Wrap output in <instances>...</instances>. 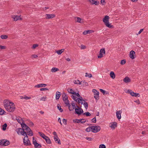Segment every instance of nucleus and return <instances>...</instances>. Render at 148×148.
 Returning <instances> with one entry per match:
<instances>
[{"instance_id": "nucleus-1", "label": "nucleus", "mask_w": 148, "mask_h": 148, "mask_svg": "<svg viewBox=\"0 0 148 148\" xmlns=\"http://www.w3.org/2000/svg\"><path fill=\"white\" fill-rule=\"evenodd\" d=\"M109 16L107 15L105 16L103 19V21L104 23L106 26L109 28H113V26L109 23Z\"/></svg>"}, {"instance_id": "nucleus-2", "label": "nucleus", "mask_w": 148, "mask_h": 148, "mask_svg": "<svg viewBox=\"0 0 148 148\" xmlns=\"http://www.w3.org/2000/svg\"><path fill=\"white\" fill-rule=\"evenodd\" d=\"M91 132L94 133H96L99 131L101 129V127L99 126H91Z\"/></svg>"}, {"instance_id": "nucleus-3", "label": "nucleus", "mask_w": 148, "mask_h": 148, "mask_svg": "<svg viewBox=\"0 0 148 148\" xmlns=\"http://www.w3.org/2000/svg\"><path fill=\"white\" fill-rule=\"evenodd\" d=\"M32 144L34 145L35 148H40L42 147L41 145L37 142L34 137H33Z\"/></svg>"}, {"instance_id": "nucleus-4", "label": "nucleus", "mask_w": 148, "mask_h": 148, "mask_svg": "<svg viewBox=\"0 0 148 148\" xmlns=\"http://www.w3.org/2000/svg\"><path fill=\"white\" fill-rule=\"evenodd\" d=\"M74 109L75 110V114H77L78 116L80 115L84 112V111L81 108V107H80L79 108H75Z\"/></svg>"}, {"instance_id": "nucleus-5", "label": "nucleus", "mask_w": 148, "mask_h": 148, "mask_svg": "<svg viewBox=\"0 0 148 148\" xmlns=\"http://www.w3.org/2000/svg\"><path fill=\"white\" fill-rule=\"evenodd\" d=\"M15 109V105L13 103H12V104L10 106L8 107V109H6L9 112H13L14 111Z\"/></svg>"}, {"instance_id": "nucleus-6", "label": "nucleus", "mask_w": 148, "mask_h": 148, "mask_svg": "<svg viewBox=\"0 0 148 148\" xmlns=\"http://www.w3.org/2000/svg\"><path fill=\"white\" fill-rule=\"evenodd\" d=\"M92 91L94 93V98L96 101L98 100L99 99V92L95 89H93Z\"/></svg>"}, {"instance_id": "nucleus-7", "label": "nucleus", "mask_w": 148, "mask_h": 148, "mask_svg": "<svg viewBox=\"0 0 148 148\" xmlns=\"http://www.w3.org/2000/svg\"><path fill=\"white\" fill-rule=\"evenodd\" d=\"M10 144V142L7 140L3 139L0 141V145L2 146H7Z\"/></svg>"}, {"instance_id": "nucleus-8", "label": "nucleus", "mask_w": 148, "mask_h": 148, "mask_svg": "<svg viewBox=\"0 0 148 148\" xmlns=\"http://www.w3.org/2000/svg\"><path fill=\"white\" fill-rule=\"evenodd\" d=\"M25 130L23 128H18L16 129V131L18 134H19V133H20L21 134L24 136H25V134H26V132L25 131Z\"/></svg>"}, {"instance_id": "nucleus-9", "label": "nucleus", "mask_w": 148, "mask_h": 148, "mask_svg": "<svg viewBox=\"0 0 148 148\" xmlns=\"http://www.w3.org/2000/svg\"><path fill=\"white\" fill-rule=\"evenodd\" d=\"M23 143L24 145L26 146H29L32 145L29 140V138H27V140L25 139V137L23 138Z\"/></svg>"}, {"instance_id": "nucleus-10", "label": "nucleus", "mask_w": 148, "mask_h": 148, "mask_svg": "<svg viewBox=\"0 0 148 148\" xmlns=\"http://www.w3.org/2000/svg\"><path fill=\"white\" fill-rule=\"evenodd\" d=\"M62 97L63 100L64 101V103H66L67 102H69V100H68V98L66 94L64 92L62 93Z\"/></svg>"}, {"instance_id": "nucleus-11", "label": "nucleus", "mask_w": 148, "mask_h": 148, "mask_svg": "<svg viewBox=\"0 0 148 148\" xmlns=\"http://www.w3.org/2000/svg\"><path fill=\"white\" fill-rule=\"evenodd\" d=\"M130 57L132 60L134 59L136 57L135 52L133 50L131 51L130 53Z\"/></svg>"}, {"instance_id": "nucleus-12", "label": "nucleus", "mask_w": 148, "mask_h": 148, "mask_svg": "<svg viewBox=\"0 0 148 148\" xmlns=\"http://www.w3.org/2000/svg\"><path fill=\"white\" fill-rule=\"evenodd\" d=\"M45 16L46 19L52 18L55 17V15L54 14H46Z\"/></svg>"}, {"instance_id": "nucleus-13", "label": "nucleus", "mask_w": 148, "mask_h": 148, "mask_svg": "<svg viewBox=\"0 0 148 148\" xmlns=\"http://www.w3.org/2000/svg\"><path fill=\"white\" fill-rule=\"evenodd\" d=\"M122 112L121 110H119L117 111L116 113V117L119 121L121 119V114Z\"/></svg>"}, {"instance_id": "nucleus-14", "label": "nucleus", "mask_w": 148, "mask_h": 148, "mask_svg": "<svg viewBox=\"0 0 148 148\" xmlns=\"http://www.w3.org/2000/svg\"><path fill=\"white\" fill-rule=\"evenodd\" d=\"M21 16V15L20 16H14L12 18H13L14 20L15 21H16L18 20H22V18L20 17Z\"/></svg>"}, {"instance_id": "nucleus-15", "label": "nucleus", "mask_w": 148, "mask_h": 148, "mask_svg": "<svg viewBox=\"0 0 148 148\" xmlns=\"http://www.w3.org/2000/svg\"><path fill=\"white\" fill-rule=\"evenodd\" d=\"M77 103L78 104H79L81 103V104L82 105L83 104V101H84V100L83 99L82 97L80 96V97H79V98L77 97Z\"/></svg>"}, {"instance_id": "nucleus-16", "label": "nucleus", "mask_w": 148, "mask_h": 148, "mask_svg": "<svg viewBox=\"0 0 148 148\" xmlns=\"http://www.w3.org/2000/svg\"><path fill=\"white\" fill-rule=\"evenodd\" d=\"M117 127V123L115 122H114L112 123L111 126H110L112 129H114L115 128Z\"/></svg>"}, {"instance_id": "nucleus-17", "label": "nucleus", "mask_w": 148, "mask_h": 148, "mask_svg": "<svg viewBox=\"0 0 148 148\" xmlns=\"http://www.w3.org/2000/svg\"><path fill=\"white\" fill-rule=\"evenodd\" d=\"M61 95L60 92L58 91H57L56 94V100L59 99Z\"/></svg>"}, {"instance_id": "nucleus-18", "label": "nucleus", "mask_w": 148, "mask_h": 148, "mask_svg": "<svg viewBox=\"0 0 148 148\" xmlns=\"http://www.w3.org/2000/svg\"><path fill=\"white\" fill-rule=\"evenodd\" d=\"M130 95L132 96H134L135 97H140V95L139 93L134 92L132 91L130 92Z\"/></svg>"}, {"instance_id": "nucleus-19", "label": "nucleus", "mask_w": 148, "mask_h": 148, "mask_svg": "<svg viewBox=\"0 0 148 148\" xmlns=\"http://www.w3.org/2000/svg\"><path fill=\"white\" fill-rule=\"evenodd\" d=\"M47 86V84H38L35 86V87L40 88L45 87Z\"/></svg>"}, {"instance_id": "nucleus-20", "label": "nucleus", "mask_w": 148, "mask_h": 148, "mask_svg": "<svg viewBox=\"0 0 148 148\" xmlns=\"http://www.w3.org/2000/svg\"><path fill=\"white\" fill-rule=\"evenodd\" d=\"M22 122H19V123L21 125V127L22 128H26L28 126L24 123V121L23 120H22Z\"/></svg>"}, {"instance_id": "nucleus-21", "label": "nucleus", "mask_w": 148, "mask_h": 148, "mask_svg": "<svg viewBox=\"0 0 148 148\" xmlns=\"http://www.w3.org/2000/svg\"><path fill=\"white\" fill-rule=\"evenodd\" d=\"M82 120H84V119H75L73 120V122L75 123H81V121Z\"/></svg>"}, {"instance_id": "nucleus-22", "label": "nucleus", "mask_w": 148, "mask_h": 148, "mask_svg": "<svg viewBox=\"0 0 148 148\" xmlns=\"http://www.w3.org/2000/svg\"><path fill=\"white\" fill-rule=\"evenodd\" d=\"M123 81L125 83H127L131 82V79L128 77L127 76L123 79Z\"/></svg>"}, {"instance_id": "nucleus-23", "label": "nucleus", "mask_w": 148, "mask_h": 148, "mask_svg": "<svg viewBox=\"0 0 148 148\" xmlns=\"http://www.w3.org/2000/svg\"><path fill=\"white\" fill-rule=\"evenodd\" d=\"M46 137L47 138H44L43 139H44L45 140L47 143L48 144L51 143V141L49 137L48 136H46Z\"/></svg>"}, {"instance_id": "nucleus-24", "label": "nucleus", "mask_w": 148, "mask_h": 148, "mask_svg": "<svg viewBox=\"0 0 148 148\" xmlns=\"http://www.w3.org/2000/svg\"><path fill=\"white\" fill-rule=\"evenodd\" d=\"M54 139L56 143H58V144L60 145L61 144L60 141V140L59 139L58 136V137H54Z\"/></svg>"}, {"instance_id": "nucleus-25", "label": "nucleus", "mask_w": 148, "mask_h": 148, "mask_svg": "<svg viewBox=\"0 0 148 148\" xmlns=\"http://www.w3.org/2000/svg\"><path fill=\"white\" fill-rule=\"evenodd\" d=\"M75 19L76 20L75 21L76 22H78L79 23H82L83 22V21H81L82 20V19H81V18H80L78 17H75Z\"/></svg>"}, {"instance_id": "nucleus-26", "label": "nucleus", "mask_w": 148, "mask_h": 148, "mask_svg": "<svg viewBox=\"0 0 148 148\" xmlns=\"http://www.w3.org/2000/svg\"><path fill=\"white\" fill-rule=\"evenodd\" d=\"M92 32V30H85L83 32V34L84 35H86L88 34H90Z\"/></svg>"}, {"instance_id": "nucleus-27", "label": "nucleus", "mask_w": 148, "mask_h": 148, "mask_svg": "<svg viewBox=\"0 0 148 148\" xmlns=\"http://www.w3.org/2000/svg\"><path fill=\"white\" fill-rule=\"evenodd\" d=\"M110 76L111 78L113 79L115 78V75L113 71H111L110 73Z\"/></svg>"}, {"instance_id": "nucleus-28", "label": "nucleus", "mask_w": 148, "mask_h": 148, "mask_svg": "<svg viewBox=\"0 0 148 148\" xmlns=\"http://www.w3.org/2000/svg\"><path fill=\"white\" fill-rule=\"evenodd\" d=\"M69 102H67L66 103H65V104H66V106L68 107V108L70 111H73V109H71L70 107L71 105L70 103H69Z\"/></svg>"}, {"instance_id": "nucleus-29", "label": "nucleus", "mask_w": 148, "mask_h": 148, "mask_svg": "<svg viewBox=\"0 0 148 148\" xmlns=\"http://www.w3.org/2000/svg\"><path fill=\"white\" fill-rule=\"evenodd\" d=\"M7 126V123H5L2 126V129L3 131H5L6 130V127Z\"/></svg>"}, {"instance_id": "nucleus-30", "label": "nucleus", "mask_w": 148, "mask_h": 148, "mask_svg": "<svg viewBox=\"0 0 148 148\" xmlns=\"http://www.w3.org/2000/svg\"><path fill=\"white\" fill-rule=\"evenodd\" d=\"M38 133L40 136L43 138H47L46 137V136H45L43 133L41 132H38Z\"/></svg>"}, {"instance_id": "nucleus-31", "label": "nucleus", "mask_w": 148, "mask_h": 148, "mask_svg": "<svg viewBox=\"0 0 148 148\" xmlns=\"http://www.w3.org/2000/svg\"><path fill=\"white\" fill-rule=\"evenodd\" d=\"M64 49H62L61 50H58V51H56V53L58 54V55H60L61 54V53L64 52Z\"/></svg>"}, {"instance_id": "nucleus-32", "label": "nucleus", "mask_w": 148, "mask_h": 148, "mask_svg": "<svg viewBox=\"0 0 148 148\" xmlns=\"http://www.w3.org/2000/svg\"><path fill=\"white\" fill-rule=\"evenodd\" d=\"M67 91L69 93L73 95V93L75 92L72 89L70 88H68L67 89Z\"/></svg>"}, {"instance_id": "nucleus-33", "label": "nucleus", "mask_w": 148, "mask_h": 148, "mask_svg": "<svg viewBox=\"0 0 148 148\" xmlns=\"http://www.w3.org/2000/svg\"><path fill=\"white\" fill-rule=\"evenodd\" d=\"M59 70V69H58L55 67H53L51 69V71L52 72H54L57 71H58Z\"/></svg>"}, {"instance_id": "nucleus-34", "label": "nucleus", "mask_w": 148, "mask_h": 148, "mask_svg": "<svg viewBox=\"0 0 148 148\" xmlns=\"http://www.w3.org/2000/svg\"><path fill=\"white\" fill-rule=\"evenodd\" d=\"M105 52L106 51L105 48H102L100 49L99 53L101 54H103L104 55H105Z\"/></svg>"}, {"instance_id": "nucleus-35", "label": "nucleus", "mask_w": 148, "mask_h": 148, "mask_svg": "<svg viewBox=\"0 0 148 148\" xmlns=\"http://www.w3.org/2000/svg\"><path fill=\"white\" fill-rule=\"evenodd\" d=\"M100 91L103 94V95H104L105 94H108V92H106L105 90L102 89H100Z\"/></svg>"}, {"instance_id": "nucleus-36", "label": "nucleus", "mask_w": 148, "mask_h": 148, "mask_svg": "<svg viewBox=\"0 0 148 148\" xmlns=\"http://www.w3.org/2000/svg\"><path fill=\"white\" fill-rule=\"evenodd\" d=\"M25 130L27 132V133L30 132H32L31 129L28 126L25 128Z\"/></svg>"}, {"instance_id": "nucleus-37", "label": "nucleus", "mask_w": 148, "mask_h": 148, "mask_svg": "<svg viewBox=\"0 0 148 148\" xmlns=\"http://www.w3.org/2000/svg\"><path fill=\"white\" fill-rule=\"evenodd\" d=\"M57 108L60 112H62L63 111V109L61 108V107L59 104L57 105Z\"/></svg>"}, {"instance_id": "nucleus-38", "label": "nucleus", "mask_w": 148, "mask_h": 148, "mask_svg": "<svg viewBox=\"0 0 148 148\" xmlns=\"http://www.w3.org/2000/svg\"><path fill=\"white\" fill-rule=\"evenodd\" d=\"M71 97L75 101L77 102V97L75 96L72 95L71 96Z\"/></svg>"}, {"instance_id": "nucleus-39", "label": "nucleus", "mask_w": 148, "mask_h": 148, "mask_svg": "<svg viewBox=\"0 0 148 148\" xmlns=\"http://www.w3.org/2000/svg\"><path fill=\"white\" fill-rule=\"evenodd\" d=\"M83 115H85L86 116H91V114L88 112H85L84 113H83Z\"/></svg>"}, {"instance_id": "nucleus-40", "label": "nucleus", "mask_w": 148, "mask_h": 148, "mask_svg": "<svg viewBox=\"0 0 148 148\" xmlns=\"http://www.w3.org/2000/svg\"><path fill=\"white\" fill-rule=\"evenodd\" d=\"M11 104H10V103L8 104H4V108H5V109H8V107H9L10 106Z\"/></svg>"}, {"instance_id": "nucleus-41", "label": "nucleus", "mask_w": 148, "mask_h": 148, "mask_svg": "<svg viewBox=\"0 0 148 148\" xmlns=\"http://www.w3.org/2000/svg\"><path fill=\"white\" fill-rule=\"evenodd\" d=\"M5 111L0 108V115H3L5 113Z\"/></svg>"}, {"instance_id": "nucleus-42", "label": "nucleus", "mask_w": 148, "mask_h": 148, "mask_svg": "<svg viewBox=\"0 0 148 148\" xmlns=\"http://www.w3.org/2000/svg\"><path fill=\"white\" fill-rule=\"evenodd\" d=\"M74 83L75 84H82L81 82H80L79 80H75L74 81Z\"/></svg>"}, {"instance_id": "nucleus-43", "label": "nucleus", "mask_w": 148, "mask_h": 148, "mask_svg": "<svg viewBox=\"0 0 148 148\" xmlns=\"http://www.w3.org/2000/svg\"><path fill=\"white\" fill-rule=\"evenodd\" d=\"M0 37L2 39H6L8 38V36L6 35H3L1 36Z\"/></svg>"}, {"instance_id": "nucleus-44", "label": "nucleus", "mask_w": 148, "mask_h": 148, "mask_svg": "<svg viewBox=\"0 0 148 148\" xmlns=\"http://www.w3.org/2000/svg\"><path fill=\"white\" fill-rule=\"evenodd\" d=\"M12 102L10 101L9 100L5 99L4 101V104H8L10 103V104H12Z\"/></svg>"}, {"instance_id": "nucleus-45", "label": "nucleus", "mask_w": 148, "mask_h": 148, "mask_svg": "<svg viewBox=\"0 0 148 148\" xmlns=\"http://www.w3.org/2000/svg\"><path fill=\"white\" fill-rule=\"evenodd\" d=\"M84 101V103H83V105H84V106L86 109H87L88 108V103L87 102L85 101Z\"/></svg>"}, {"instance_id": "nucleus-46", "label": "nucleus", "mask_w": 148, "mask_h": 148, "mask_svg": "<svg viewBox=\"0 0 148 148\" xmlns=\"http://www.w3.org/2000/svg\"><path fill=\"white\" fill-rule=\"evenodd\" d=\"M91 126H90L86 129L85 131L87 132H90L92 130Z\"/></svg>"}, {"instance_id": "nucleus-47", "label": "nucleus", "mask_w": 148, "mask_h": 148, "mask_svg": "<svg viewBox=\"0 0 148 148\" xmlns=\"http://www.w3.org/2000/svg\"><path fill=\"white\" fill-rule=\"evenodd\" d=\"M75 102L74 101H72L71 103V105L73 107V110L75 108Z\"/></svg>"}, {"instance_id": "nucleus-48", "label": "nucleus", "mask_w": 148, "mask_h": 148, "mask_svg": "<svg viewBox=\"0 0 148 148\" xmlns=\"http://www.w3.org/2000/svg\"><path fill=\"white\" fill-rule=\"evenodd\" d=\"M82 84V86H88V84L87 82H86L85 81H84L83 82Z\"/></svg>"}, {"instance_id": "nucleus-49", "label": "nucleus", "mask_w": 148, "mask_h": 148, "mask_svg": "<svg viewBox=\"0 0 148 148\" xmlns=\"http://www.w3.org/2000/svg\"><path fill=\"white\" fill-rule=\"evenodd\" d=\"M85 77H88L89 78L91 77H92V75L91 74H88L87 73H86Z\"/></svg>"}, {"instance_id": "nucleus-50", "label": "nucleus", "mask_w": 148, "mask_h": 148, "mask_svg": "<svg viewBox=\"0 0 148 148\" xmlns=\"http://www.w3.org/2000/svg\"><path fill=\"white\" fill-rule=\"evenodd\" d=\"M99 2L97 1L94 0L93 3H92V5L95 4V5H98L99 4Z\"/></svg>"}, {"instance_id": "nucleus-51", "label": "nucleus", "mask_w": 148, "mask_h": 148, "mask_svg": "<svg viewBox=\"0 0 148 148\" xmlns=\"http://www.w3.org/2000/svg\"><path fill=\"white\" fill-rule=\"evenodd\" d=\"M125 63H126V60H125V59H123V60H122L121 61L120 64L121 65H124V64H125Z\"/></svg>"}, {"instance_id": "nucleus-52", "label": "nucleus", "mask_w": 148, "mask_h": 148, "mask_svg": "<svg viewBox=\"0 0 148 148\" xmlns=\"http://www.w3.org/2000/svg\"><path fill=\"white\" fill-rule=\"evenodd\" d=\"M47 97H43L40 99V101H45L46 100Z\"/></svg>"}, {"instance_id": "nucleus-53", "label": "nucleus", "mask_w": 148, "mask_h": 148, "mask_svg": "<svg viewBox=\"0 0 148 148\" xmlns=\"http://www.w3.org/2000/svg\"><path fill=\"white\" fill-rule=\"evenodd\" d=\"M73 94V95H75L78 97H80V95L78 92L77 93L76 92H74Z\"/></svg>"}, {"instance_id": "nucleus-54", "label": "nucleus", "mask_w": 148, "mask_h": 148, "mask_svg": "<svg viewBox=\"0 0 148 148\" xmlns=\"http://www.w3.org/2000/svg\"><path fill=\"white\" fill-rule=\"evenodd\" d=\"M63 123L65 125H67V120L65 119H64L62 120Z\"/></svg>"}, {"instance_id": "nucleus-55", "label": "nucleus", "mask_w": 148, "mask_h": 148, "mask_svg": "<svg viewBox=\"0 0 148 148\" xmlns=\"http://www.w3.org/2000/svg\"><path fill=\"white\" fill-rule=\"evenodd\" d=\"M92 123H96V117L95 116L94 118H93L92 120Z\"/></svg>"}, {"instance_id": "nucleus-56", "label": "nucleus", "mask_w": 148, "mask_h": 148, "mask_svg": "<svg viewBox=\"0 0 148 148\" xmlns=\"http://www.w3.org/2000/svg\"><path fill=\"white\" fill-rule=\"evenodd\" d=\"M38 45L37 44H34L32 47V48L33 49H35L36 47H38Z\"/></svg>"}, {"instance_id": "nucleus-57", "label": "nucleus", "mask_w": 148, "mask_h": 148, "mask_svg": "<svg viewBox=\"0 0 148 148\" xmlns=\"http://www.w3.org/2000/svg\"><path fill=\"white\" fill-rule=\"evenodd\" d=\"M24 99H26V100L30 99L31 98V97H27V96L26 95H24Z\"/></svg>"}, {"instance_id": "nucleus-58", "label": "nucleus", "mask_w": 148, "mask_h": 148, "mask_svg": "<svg viewBox=\"0 0 148 148\" xmlns=\"http://www.w3.org/2000/svg\"><path fill=\"white\" fill-rule=\"evenodd\" d=\"M99 148H106V147L104 145L101 144L99 146Z\"/></svg>"}, {"instance_id": "nucleus-59", "label": "nucleus", "mask_w": 148, "mask_h": 148, "mask_svg": "<svg viewBox=\"0 0 148 148\" xmlns=\"http://www.w3.org/2000/svg\"><path fill=\"white\" fill-rule=\"evenodd\" d=\"M6 48L5 46L0 45V50L1 49H5Z\"/></svg>"}, {"instance_id": "nucleus-60", "label": "nucleus", "mask_w": 148, "mask_h": 148, "mask_svg": "<svg viewBox=\"0 0 148 148\" xmlns=\"http://www.w3.org/2000/svg\"><path fill=\"white\" fill-rule=\"evenodd\" d=\"M86 139L88 140L89 141H91L93 140V138H91V137H86Z\"/></svg>"}, {"instance_id": "nucleus-61", "label": "nucleus", "mask_w": 148, "mask_h": 148, "mask_svg": "<svg viewBox=\"0 0 148 148\" xmlns=\"http://www.w3.org/2000/svg\"><path fill=\"white\" fill-rule=\"evenodd\" d=\"M49 90V89L47 88H40V91H43V90Z\"/></svg>"}, {"instance_id": "nucleus-62", "label": "nucleus", "mask_w": 148, "mask_h": 148, "mask_svg": "<svg viewBox=\"0 0 148 148\" xmlns=\"http://www.w3.org/2000/svg\"><path fill=\"white\" fill-rule=\"evenodd\" d=\"M103 56V54L99 53V55L98 56V58H102Z\"/></svg>"}, {"instance_id": "nucleus-63", "label": "nucleus", "mask_w": 148, "mask_h": 148, "mask_svg": "<svg viewBox=\"0 0 148 148\" xmlns=\"http://www.w3.org/2000/svg\"><path fill=\"white\" fill-rule=\"evenodd\" d=\"M53 135H54V137H58V136L57 134V133L56 132H53Z\"/></svg>"}, {"instance_id": "nucleus-64", "label": "nucleus", "mask_w": 148, "mask_h": 148, "mask_svg": "<svg viewBox=\"0 0 148 148\" xmlns=\"http://www.w3.org/2000/svg\"><path fill=\"white\" fill-rule=\"evenodd\" d=\"M81 48L82 49H84L86 48V46L83 45H81Z\"/></svg>"}]
</instances>
